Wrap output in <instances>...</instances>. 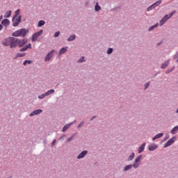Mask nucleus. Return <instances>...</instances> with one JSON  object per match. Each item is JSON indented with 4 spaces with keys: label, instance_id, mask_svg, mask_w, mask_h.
I'll use <instances>...</instances> for the list:
<instances>
[{
    "label": "nucleus",
    "instance_id": "f257e3e1",
    "mask_svg": "<svg viewBox=\"0 0 178 178\" xmlns=\"http://www.w3.org/2000/svg\"><path fill=\"white\" fill-rule=\"evenodd\" d=\"M20 13V10H17L15 12V15L13 17V27H17L19 23L22 22V15H19Z\"/></svg>",
    "mask_w": 178,
    "mask_h": 178
},
{
    "label": "nucleus",
    "instance_id": "f03ea898",
    "mask_svg": "<svg viewBox=\"0 0 178 178\" xmlns=\"http://www.w3.org/2000/svg\"><path fill=\"white\" fill-rule=\"evenodd\" d=\"M26 34H27V31L24 29H22L13 33L12 35L13 37H25Z\"/></svg>",
    "mask_w": 178,
    "mask_h": 178
},
{
    "label": "nucleus",
    "instance_id": "7ed1b4c3",
    "mask_svg": "<svg viewBox=\"0 0 178 178\" xmlns=\"http://www.w3.org/2000/svg\"><path fill=\"white\" fill-rule=\"evenodd\" d=\"M176 12L173 11L170 15H165L164 17L162 18V19L160 21V26H163L166 22H168V19H170L173 15H175Z\"/></svg>",
    "mask_w": 178,
    "mask_h": 178
},
{
    "label": "nucleus",
    "instance_id": "20e7f679",
    "mask_svg": "<svg viewBox=\"0 0 178 178\" xmlns=\"http://www.w3.org/2000/svg\"><path fill=\"white\" fill-rule=\"evenodd\" d=\"M17 42H18L17 38L11 37L10 47L16 48V46L17 45Z\"/></svg>",
    "mask_w": 178,
    "mask_h": 178
},
{
    "label": "nucleus",
    "instance_id": "39448f33",
    "mask_svg": "<svg viewBox=\"0 0 178 178\" xmlns=\"http://www.w3.org/2000/svg\"><path fill=\"white\" fill-rule=\"evenodd\" d=\"M141 158H143V156L141 155L138 156L136 159H135V162L133 164V168H138V166H140V161H141Z\"/></svg>",
    "mask_w": 178,
    "mask_h": 178
},
{
    "label": "nucleus",
    "instance_id": "423d86ee",
    "mask_svg": "<svg viewBox=\"0 0 178 178\" xmlns=\"http://www.w3.org/2000/svg\"><path fill=\"white\" fill-rule=\"evenodd\" d=\"M41 34H42V30H40V31L34 33L32 36V42L36 41L37 38H38V37H40V35H41Z\"/></svg>",
    "mask_w": 178,
    "mask_h": 178
},
{
    "label": "nucleus",
    "instance_id": "0eeeda50",
    "mask_svg": "<svg viewBox=\"0 0 178 178\" xmlns=\"http://www.w3.org/2000/svg\"><path fill=\"white\" fill-rule=\"evenodd\" d=\"M12 37L4 39L2 41V44L4 45V47H10V41H11Z\"/></svg>",
    "mask_w": 178,
    "mask_h": 178
},
{
    "label": "nucleus",
    "instance_id": "6e6552de",
    "mask_svg": "<svg viewBox=\"0 0 178 178\" xmlns=\"http://www.w3.org/2000/svg\"><path fill=\"white\" fill-rule=\"evenodd\" d=\"M161 3H162V1H158L157 2L154 3L153 5H152L151 6H149L147 8L148 12H149V10H152V9H155V8H156V6H158V5H161Z\"/></svg>",
    "mask_w": 178,
    "mask_h": 178
},
{
    "label": "nucleus",
    "instance_id": "1a4fd4ad",
    "mask_svg": "<svg viewBox=\"0 0 178 178\" xmlns=\"http://www.w3.org/2000/svg\"><path fill=\"white\" fill-rule=\"evenodd\" d=\"M55 52V50H51L45 57L44 60L45 62H48L49 60H51V58H52V56L54 55V53Z\"/></svg>",
    "mask_w": 178,
    "mask_h": 178
},
{
    "label": "nucleus",
    "instance_id": "9d476101",
    "mask_svg": "<svg viewBox=\"0 0 178 178\" xmlns=\"http://www.w3.org/2000/svg\"><path fill=\"white\" fill-rule=\"evenodd\" d=\"M17 45H19V47H23L24 44H27V39H23V40H19L17 39Z\"/></svg>",
    "mask_w": 178,
    "mask_h": 178
},
{
    "label": "nucleus",
    "instance_id": "9b49d317",
    "mask_svg": "<svg viewBox=\"0 0 178 178\" xmlns=\"http://www.w3.org/2000/svg\"><path fill=\"white\" fill-rule=\"evenodd\" d=\"M175 138H172L170 139V140L164 145V148H168V147H170V145H172V144H173V143H175Z\"/></svg>",
    "mask_w": 178,
    "mask_h": 178
},
{
    "label": "nucleus",
    "instance_id": "f8f14e48",
    "mask_svg": "<svg viewBox=\"0 0 178 178\" xmlns=\"http://www.w3.org/2000/svg\"><path fill=\"white\" fill-rule=\"evenodd\" d=\"M1 24H3V26H4L5 27H8V26L10 24V21H9V19L6 18L2 20Z\"/></svg>",
    "mask_w": 178,
    "mask_h": 178
},
{
    "label": "nucleus",
    "instance_id": "ddd939ff",
    "mask_svg": "<svg viewBox=\"0 0 178 178\" xmlns=\"http://www.w3.org/2000/svg\"><path fill=\"white\" fill-rule=\"evenodd\" d=\"M42 113V110H41V109L35 110L30 114V116H34L35 115H40V113Z\"/></svg>",
    "mask_w": 178,
    "mask_h": 178
},
{
    "label": "nucleus",
    "instance_id": "4468645a",
    "mask_svg": "<svg viewBox=\"0 0 178 178\" xmlns=\"http://www.w3.org/2000/svg\"><path fill=\"white\" fill-rule=\"evenodd\" d=\"M87 150H84L80 154H79L77 159H81V158H84V156H86V155H87Z\"/></svg>",
    "mask_w": 178,
    "mask_h": 178
},
{
    "label": "nucleus",
    "instance_id": "2eb2a0df",
    "mask_svg": "<svg viewBox=\"0 0 178 178\" xmlns=\"http://www.w3.org/2000/svg\"><path fill=\"white\" fill-rule=\"evenodd\" d=\"M163 136V133H160L156 134L154 137H153L152 140L153 141H155V140H158V138H161V137Z\"/></svg>",
    "mask_w": 178,
    "mask_h": 178
},
{
    "label": "nucleus",
    "instance_id": "dca6fc26",
    "mask_svg": "<svg viewBox=\"0 0 178 178\" xmlns=\"http://www.w3.org/2000/svg\"><path fill=\"white\" fill-rule=\"evenodd\" d=\"M145 148V143H143L138 148L139 154H141V152H143V151H144Z\"/></svg>",
    "mask_w": 178,
    "mask_h": 178
},
{
    "label": "nucleus",
    "instance_id": "f3484780",
    "mask_svg": "<svg viewBox=\"0 0 178 178\" xmlns=\"http://www.w3.org/2000/svg\"><path fill=\"white\" fill-rule=\"evenodd\" d=\"M158 148V146L154 144L149 147V151H155Z\"/></svg>",
    "mask_w": 178,
    "mask_h": 178
},
{
    "label": "nucleus",
    "instance_id": "a211bd4d",
    "mask_svg": "<svg viewBox=\"0 0 178 178\" xmlns=\"http://www.w3.org/2000/svg\"><path fill=\"white\" fill-rule=\"evenodd\" d=\"M178 131V126L175 127L174 128L172 129L170 131L171 134H176Z\"/></svg>",
    "mask_w": 178,
    "mask_h": 178
},
{
    "label": "nucleus",
    "instance_id": "6ab92c4d",
    "mask_svg": "<svg viewBox=\"0 0 178 178\" xmlns=\"http://www.w3.org/2000/svg\"><path fill=\"white\" fill-rule=\"evenodd\" d=\"M29 48H31V44H28L27 46H25L24 47H23L22 49H20L21 52H23L24 51H27V49H29Z\"/></svg>",
    "mask_w": 178,
    "mask_h": 178
},
{
    "label": "nucleus",
    "instance_id": "aec40b11",
    "mask_svg": "<svg viewBox=\"0 0 178 178\" xmlns=\"http://www.w3.org/2000/svg\"><path fill=\"white\" fill-rule=\"evenodd\" d=\"M72 124H73V123L66 124V125L63 128V132L66 131L67 130V129H69V127H70V126H72Z\"/></svg>",
    "mask_w": 178,
    "mask_h": 178
},
{
    "label": "nucleus",
    "instance_id": "412c9836",
    "mask_svg": "<svg viewBox=\"0 0 178 178\" xmlns=\"http://www.w3.org/2000/svg\"><path fill=\"white\" fill-rule=\"evenodd\" d=\"M11 15H12V10H8L4 15V17H10Z\"/></svg>",
    "mask_w": 178,
    "mask_h": 178
},
{
    "label": "nucleus",
    "instance_id": "4be33fe9",
    "mask_svg": "<svg viewBox=\"0 0 178 178\" xmlns=\"http://www.w3.org/2000/svg\"><path fill=\"white\" fill-rule=\"evenodd\" d=\"M65 52H67V47H63L60 50V55H62L63 54H65Z\"/></svg>",
    "mask_w": 178,
    "mask_h": 178
},
{
    "label": "nucleus",
    "instance_id": "5701e85b",
    "mask_svg": "<svg viewBox=\"0 0 178 178\" xmlns=\"http://www.w3.org/2000/svg\"><path fill=\"white\" fill-rule=\"evenodd\" d=\"M54 92H55V90L54 89H51L50 90H48L45 94L47 97H48V95H51V94H54Z\"/></svg>",
    "mask_w": 178,
    "mask_h": 178
},
{
    "label": "nucleus",
    "instance_id": "b1692460",
    "mask_svg": "<svg viewBox=\"0 0 178 178\" xmlns=\"http://www.w3.org/2000/svg\"><path fill=\"white\" fill-rule=\"evenodd\" d=\"M44 24H45V21L40 20V21H39V22L38 24V27H42V26H44Z\"/></svg>",
    "mask_w": 178,
    "mask_h": 178
},
{
    "label": "nucleus",
    "instance_id": "393cba45",
    "mask_svg": "<svg viewBox=\"0 0 178 178\" xmlns=\"http://www.w3.org/2000/svg\"><path fill=\"white\" fill-rule=\"evenodd\" d=\"M131 168H133L132 165H126L124 168V170L126 172L127 170H130V169H131Z\"/></svg>",
    "mask_w": 178,
    "mask_h": 178
},
{
    "label": "nucleus",
    "instance_id": "a878e982",
    "mask_svg": "<svg viewBox=\"0 0 178 178\" xmlns=\"http://www.w3.org/2000/svg\"><path fill=\"white\" fill-rule=\"evenodd\" d=\"M95 10H96V12H98V10H101V6L98 5V3H97L95 6Z\"/></svg>",
    "mask_w": 178,
    "mask_h": 178
},
{
    "label": "nucleus",
    "instance_id": "bb28decb",
    "mask_svg": "<svg viewBox=\"0 0 178 178\" xmlns=\"http://www.w3.org/2000/svg\"><path fill=\"white\" fill-rule=\"evenodd\" d=\"M76 40V35H72L68 39L67 41H73Z\"/></svg>",
    "mask_w": 178,
    "mask_h": 178
},
{
    "label": "nucleus",
    "instance_id": "cd10ccee",
    "mask_svg": "<svg viewBox=\"0 0 178 178\" xmlns=\"http://www.w3.org/2000/svg\"><path fill=\"white\" fill-rule=\"evenodd\" d=\"M168 65H169V61H167L165 63L162 64L161 68L165 69V68L168 67Z\"/></svg>",
    "mask_w": 178,
    "mask_h": 178
},
{
    "label": "nucleus",
    "instance_id": "c85d7f7f",
    "mask_svg": "<svg viewBox=\"0 0 178 178\" xmlns=\"http://www.w3.org/2000/svg\"><path fill=\"white\" fill-rule=\"evenodd\" d=\"M45 97H47V94H42L41 95L38 96L39 99H44V98H45Z\"/></svg>",
    "mask_w": 178,
    "mask_h": 178
},
{
    "label": "nucleus",
    "instance_id": "c756f323",
    "mask_svg": "<svg viewBox=\"0 0 178 178\" xmlns=\"http://www.w3.org/2000/svg\"><path fill=\"white\" fill-rule=\"evenodd\" d=\"M25 55H26L25 53H22V54L18 53L17 54V58H23V56H24Z\"/></svg>",
    "mask_w": 178,
    "mask_h": 178
},
{
    "label": "nucleus",
    "instance_id": "7c9ffc66",
    "mask_svg": "<svg viewBox=\"0 0 178 178\" xmlns=\"http://www.w3.org/2000/svg\"><path fill=\"white\" fill-rule=\"evenodd\" d=\"M156 27H158V24H156L155 25L152 26V27H150L149 29V31H152V30H154V29H156Z\"/></svg>",
    "mask_w": 178,
    "mask_h": 178
},
{
    "label": "nucleus",
    "instance_id": "2f4dec72",
    "mask_svg": "<svg viewBox=\"0 0 178 178\" xmlns=\"http://www.w3.org/2000/svg\"><path fill=\"white\" fill-rule=\"evenodd\" d=\"M132 159H134V153H132V154L129 156V159H128V161H132Z\"/></svg>",
    "mask_w": 178,
    "mask_h": 178
},
{
    "label": "nucleus",
    "instance_id": "473e14b6",
    "mask_svg": "<svg viewBox=\"0 0 178 178\" xmlns=\"http://www.w3.org/2000/svg\"><path fill=\"white\" fill-rule=\"evenodd\" d=\"M112 52H113V48H109L107 51L108 55H111V54H112Z\"/></svg>",
    "mask_w": 178,
    "mask_h": 178
},
{
    "label": "nucleus",
    "instance_id": "72a5a7b5",
    "mask_svg": "<svg viewBox=\"0 0 178 178\" xmlns=\"http://www.w3.org/2000/svg\"><path fill=\"white\" fill-rule=\"evenodd\" d=\"M28 63V65H31V60H25L23 63L24 66H26V65Z\"/></svg>",
    "mask_w": 178,
    "mask_h": 178
},
{
    "label": "nucleus",
    "instance_id": "f704fd0d",
    "mask_svg": "<svg viewBox=\"0 0 178 178\" xmlns=\"http://www.w3.org/2000/svg\"><path fill=\"white\" fill-rule=\"evenodd\" d=\"M84 61V57H81L80 59L78 60L79 63H81V62Z\"/></svg>",
    "mask_w": 178,
    "mask_h": 178
},
{
    "label": "nucleus",
    "instance_id": "c9c22d12",
    "mask_svg": "<svg viewBox=\"0 0 178 178\" xmlns=\"http://www.w3.org/2000/svg\"><path fill=\"white\" fill-rule=\"evenodd\" d=\"M59 34H60V32L58 31V32H56L55 34H54V37H59Z\"/></svg>",
    "mask_w": 178,
    "mask_h": 178
},
{
    "label": "nucleus",
    "instance_id": "e433bc0d",
    "mask_svg": "<svg viewBox=\"0 0 178 178\" xmlns=\"http://www.w3.org/2000/svg\"><path fill=\"white\" fill-rule=\"evenodd\" d=\"M148 87H149V83H147L145 84V90H147V88H148Z\"/></svg>",
    "mask_w": 178,
    "mask_h": 178
},
{
    "label": "nucleus",
    "instance_id": "4c0bfd02",
    "mask_svg": "<svg viewBox=\"0 0 178 178\" xmlns=\"http://www.w3.org/2000/svg\"><path fill=\"white\" fill-rule=\"evenodd\" d=\"M74 137V136H72L71 138H68V139L67 140V141L68 143H70V140H73Z\"/></svg>",
    "mask_w": 178,
    "mask_h": 178
},
{
    "label": "nucleus",
    "instance_id": "58836bf2",
    "mask_svg": "<svg viewBox=\"0 0 178 178\" xmlns=\"http://www.w3.org/2000/svg\"><path fill=\"white\" fill-rule=\"evenodd\" d=\"M56 143V139H54V140H53L51 145H55Z\"/></svg>",
    "mask_w": 178,
    "mask_h": 178
},
{
    "label": "nucleus",
    "instance_id": "ea45409f",
    "mask_svg": "<svg viewBox=\"0 0 178 178\" xmlns=\"http://www.w3.org/2000/svg\"><path fill=\"white\" fill-rule=\"evenodd\" d=\"M83 123L81 122L79 126H78V129H80L81 126H83Z\"/></svg>",
    "mask_w": 178,
    "mask_h": 178
},
{
    "label": "nucleus",
    "instance_id": "a19ab883",
    "mask_svg": "<svg viewBox=\"0 0 178 178\" xmlns=\"http://www.w3.org/2000/svg\"><path fill=\"white\" fill-rule=\"evenodd\" d=\"M2 29H3V26H2L1 24H0V31H1V30H2Z\"/></svg>",
    "mask_w": 178,
    "mask_h": 178
},
{
    "label": "nucleus",
    "instance_id": "79ce46f5",
    "mask_svg": "<svg viewBox=\"0 0 178 178\" xmlns=\"http://www.w3.org/2000/svg\"><path fill=\"white\" fill-rule=\"evenodd\" d=\"M2 19H3V16H0V22H1V20H2Z\"/></svg>",
    "mask_w": 178,
    "mask_h": 178
},
{
    "label": "nucleus",
    "instance_id": "37998d69",
    "mask_svg": "<svg viewBox=\"0 0 178 178\" xmlns=\"http://www.w3.org/2000/svg\"><path fill=\"white\" fill-rule=\"evenodd\" d=\"M94 118H95V116L92 117V119H91V120H92V119H94Z\"/></svg>",
    "mask_w": 178,
    "mask_h": 178
},
{
    "label": "nucleus",
    "instance_id": "c03bdc74",
    "mask_svg": "<svg viewBox=\"0 0 178 178\" xmlns=\"http://www.w3.org/2000/svg\"><path fill=\"white\" fill-rule=\"evenodd\" d=\"M177 113H178V108L177 109Z\"/></svg>",
    "mask_w": 178,
    "mask_h": 178
},
{
    "label": "nucleus",
    "instance_id": "a18cd8bd",
    "mask_svg": "<svg viewBox=\"0 0 178 178\" xmlns=\"http://www.w3.org/2000/svg\"><path fill=\"white\" fill-rule=\"evenodd\" d=\"M177 62H178V59H177Z\"/></svg>",
    "mask_w": 178,
    "mask_h": 178
}]
</instances>
